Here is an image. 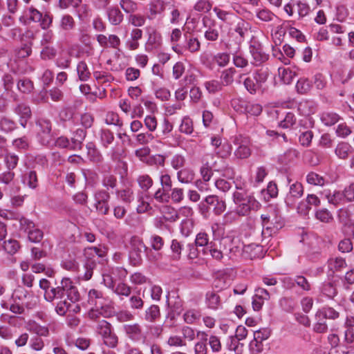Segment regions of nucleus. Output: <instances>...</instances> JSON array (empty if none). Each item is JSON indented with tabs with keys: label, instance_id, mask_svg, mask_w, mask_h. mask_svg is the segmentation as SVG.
<instances>
[{
	"label": "nucleus",
	"instance_id": "c03bdc74",
	"mask_svg": "<svg viewBox=\"0 0 354 354\" xmlns=\"http://www.w3.org/2000/svg\"><path fill=\"white\" fill-rule=\"evenodd\" d=\"M279 74L281 81L285 84H290L296 75L295 72L292 71L290 68H279Z\"/></svg>",
	"mask_w": 354,
	"mask_h": 354
},
{
	"label": "nucleus",
	"instance_id": "8fccbe9b",
	"mask_svg": "<svg viewBox=\"0 0 354 354\" xmlns=\"http://www.w3.org/2000/svg\"><path fill=\"white\" fill-rule=\"evenodd\" d=\"M140 187L144 191L147 192L153 185L152 178L147 174L139 176L137 179Z\"/></svg>",
	"mask_w": 354,
	"mask_h": 354
},
{
	"label": "nucleus",
	"instance_id": "c9c22d12",
	"mask_svg": "<svg viewBox=\"0 0 354 354\" xmlns=\"http://www.w3.org/2000/svg\"><path fill=\"white\" fill-rule=\"evenodd\" d=\"M177 177L182 183H190L194 179V172L188 168H185L178 171Z\"/></svg>",
	"mask_w": 354,
	"mask_h": 354
},
{
	"label": "nucleus",
	"instance_id": "f257e3e1",
	"mask_svg": "<svg viewBox=\"0 0 354 354\" xmlns=\"http://www.w3.org/2000/svg\"><path fill=\"white\" fill-rule=\"evenodd\" d=\"M245 183L235 184L236 191L233 193V202L236 205V213L239 216H247L250 212L257 211L261 207L260 203L254 196L249 194Z\"/></svg>",
	"mask_w": 354,
	"mask_h": 354
},
{
	"label": "nucleus",
	"instance_id": "f03ea898",
	"mask_svg": "<svg viewBox=\"0 0 354 354\" xmlns=\"http://www.w3.org/2000/svg\"><path fill=\"white\" fill-rule=\"evenodd\" d=\"M48 302L55 299H63L66 297V300L72 303H76L80 300V294L74 282L68 277H64L59 286L50 288L48 294Z\"/></svg>",
	"mask_w": 354,
	"mask_h": 354
},
{
	"label": "nucleus",
	"instance_id": "603ef678",
	"mask_svg": "<svg viewBox=\"0 0 354 354\" xmlns=\"http://www.w3.org/2000/svg\"><path fill=\"white\" fill-rule=\"evenodd\" d=\"M102 183L108 192L110 189H113L116 187L118 183L117 178L112 174H106L103 176Z\"/></svg>",
	"mask_w": 354,
	"mask_h": 354
},
{
	"label": "nucleus",
	"instance_id": "3c124183",
	"mask_svg": "<svg viewBox=\"0 0 354 354\" xmlns=\"http://www.w3.org/2000/svg\"><path fill=\"white\" fill-rule=\"evenodd\" d=\"M106 250L105 248H100L97 247H91L85 249L84 255H93L97 259L98 258L103 259L106 256Z\"/></svg>",
	"mask_w": 354,
	"mask_h": 354
},
{
	"label": "nucleus",
	"instance_id": "4468645a",
	"mask_svg": "<svg viewBox=\"0 0 354 354\" xmlns=\"http://www.w3.org/2000/svg\"><path fill=\"white\" fill-rule=\"evenodd\" d=\"M205 201L210 207L211 211L212 210L216 215L221 214L226 209L225 201L221 200L217 196H207L205 198Z\"/></svg>",
	"mask_w": 354,
	"mask_h": 354
},
{
	"label": "nucleus",
	"instance_id": "2f4dec72",
	"mask_svg": "<svg viewBox=\"0 0 354 354\" xmlns=\"http://www.w3.org/2000/svg\"><path fill=\"white\" fill-rule=\"evenodd\" d=\"M161 36L156 32L149 34L148 40L146 44L147 50H152L153 48H158L161 45Z\"/></svg>",
	"mask_w": 354,
	"mask_h": 354
},
{
	"label": "nucleus",
	"instance_id": "0eeeda50",
	"mask_svg": "<svg viewBox=\"0 0 354 354\" xmlns=\"http://www.w3.org/2000/svg\"><path fill=\"white\" fill-rule=\"evenodd\" d=\"M341 277H334L326 274V279L320 286V292L329 299H333L337 295V286Z\"/></svg>",
	"mask_w": 354,
	"mask_h": 354
},
{
	"label": "nucleus",
	"instance_id": "20e7f679",
	"mask_svg": "<svg viewBox=\"0 0 354 354\" xmlns=\"http://www.w3.org/2000/svg\"><path fill=\"white\" fill-rule=\"evenodd\" d=\"M36 126L38 127L37 138L39 142L43 146L53 147V135L51 121L49 119L41 118L36 121Z\"/></svg>",
	"mask_w": 354,
	"mask_h": 354
},
{
	"label": "nucleus",
	"instance_id": "de8ad7c7",
	"mask_svg": "<svg viewBox=\"0 0 354 354\" xmlns=\"http://www.w3.org/2000/svg\"><path fill=\"white\" fill-rule=\"evenodd\" d=\"M170 248L172 252L173 259L179 260L181 257V252L183 249V245L177 239H173L171 243Z\"/></svg>",
	"mask_w": 354,
	"mask_h": 354
},
{
	"label": "nucleus",
	"instance_id": "dca6fc26",
	"mask_svg": "<svg viewBox=\"0 0 354 354\" xmlns=\"http://www.w3.org/2000/svg\"><path fill=\"white\" fill-rule=\"evenodd\" d=\"M15 176V172L10 170L0 174V183L13 187L10 191V196L17 194L20 189L19 187L15 185L14 182Z\"/></svg>",
	"mask_w": 354,
	"mask_h": 354
},
{
	"label": "nucleus",
	"instance_id": "aec40b11",
	"mask_svg": "<svg viewBox=\"0 0 354 354\" xmlns=\"http://www.w3.org/2000/svg\"><path fill=\"white\" fill-rule=\"evenodd\" d=\"M160 317V310L158 305L152 304L144 312L142 318L148 322H155Z\"/></svg>",
	"mask_w": 354,
	"mask_h": 354
},
{
	"label": "nucleus",
	"instance_id": "37998d69",
	"mask_svg": "<svg viewBox=\"0 0 354 354\" xmlns=\"http://www.w3.org/2000/svg\"><path fill=\"white\" fill-rule=\"evenodd\" d=\"M97 331L98 334L101 335L103 339L113 330L111 324L103 319L98 322L97 326Z\"/></svg>",
	"mask_w": 354,
	"mask_h": 354
},
{
	"label": "nucleus",
	"instance_id": "052dcab7",
	"mask_svg": "<svg viewBox=\"0 0 354 354\" xmlns=\"http://www.w3.org/2000/svg\"><path fill=\"white\" fill-rule=\"evenodd\" d=\"M167 303L172 312L178 315L183 310V301L178 297H176L174 301H170L169 299L167 298Z\"/></svg>",
	"mask_w": 354,
	"mask_h": 354
},
{
	"label": "nucleus",
	"instance_id": "2eb2a0df",
	"mask_svg": "<svg viewBox=\"0 0 354 354\" xmlns=\"http://www.w3.org/2000/svg\"><path fill=\"white\" fill-rule=\"evenodd\" d=\"M306 203L301 202L298 207V212L301 214H306L312 207H317L320 205L321 201L319 197L313 194H308Z\"/></svg>",
	"mask_w": 354,
	"mask_h": 354
},
{
	"label": "nucleus",
	"instance_id": "393cba45",
	"mask_svg": "<svg viewBox=\"0 0 354 354\" xmlns=\"http://www.w3.org/2000/svg\"><path fill=\"white\" fill-rule=\"evenodd\" d=\"M85 257L86 261L84 267L86 272L84 275V279L85 280H89L93 276V272L97 266V261L95 256L91 257L90 255H87Z\"/></svg>",
	"mask_w": 354,
	"mask_h": 354
},
{
	"label": "nucleus",
	"instance_id": "c756f323",
	"mask_svg": "<svg viewBox=\"0 0 354 354\" xmlns=\"http://www.w3.org/2000/svg\"><path fill=\"white\" fill-rule=\"evenodd\" d=\"M312 82L306 77L299 78L296 84V90L299 94H307L312 88Z\"/></svg>",
	"mask_w": 354,
	"mask_h": 354
},
{
	"label": "nucleus",
	"instance_id": "864d4df0",
	"mask_svg": "<svg viewBox=\"0 0 354 354\" xmlns=\"http://www.w3.org/2000/svg\"><path fill=\"white\" fill-rule=\"evenodd\" d=\"M206 300L209 308L216 309L220 304V297L214 292H208L206 294Z\"/></svg>",
	"mask_w": 354,
	"mask_h": 354
},
{
	"label": "nucleus",
	"instance_id": "bf43d9fd",
	"mask_svg": "<svg viewBox=\"0 0 354 354\" xmlns=\"http://www.w3.org/2000/svg\"><path fill=\"white\" fill-rule=\"evenodd\" d=\"M315 218L323 223H329L333 220V215L327 209L323 208L316 211Z\"/></svg>",
	"mask_w": 354,
	"mask_h": 354
},
{
	"label": "nucleus",
	"instance_id": "4c0bfd02",
	"mask_svg": "<svg viewBox=\"0 0 354 354\" xmlns=\"http://www.w3.org/2000/svg\"><path fill=\"white\" fill-rule=\"evenodd\" d=\"M60 28L64 31H70L75 28V21L70 15H64L62 17L59 24Z\"/></svg>",
	"mask_w": 354,
	"mask_h": 354
},
{
	"label": "nucleus",
	"instance_id": "c85d7f7f",
	"mask_svg": "<svg viewBox=\"0 0 354 354\" xmlns=\"http://www.w3.org/2000/svg\"><path fill=\"white\" fill-rule=\"evenodd\" d=\"M214 243L212 241H209V235L204 232H199L195 239L196 247H205L207 250L209 248L214 246Z\"/></svg>",
	"mask_w": 354,
	"mask_h": 354
},
{
	"label": "nucleus",
	"instance_id": "a878e982",
	"mask_svg": "<svg viewBox=\"0 0 354 354\" xmlns=\"http://www.w3.org/2000/svg\"><path fill=\"white\" fill-rule=\"evenodd\" d=\"M352 150V147L348 142H341L337 144L335 153L339 158L346 160L348 158Z\"/></svg>",
	"mask_w": 354,
	"mask_h": 354
},
{
	"label": "nucleus",
	"instance_id": "338daca9",
	"mask_svg": "<svg viewBox=\"0 0 354 354\" xmlns=\"http://www.w3.org/2000/svg\"><path fill=\"white\" fill-rule=\"evenodd\" d=\"M295 282L302 290L308 292L311 290V285L308 279L302 275H297L295 278Z\"/></svg>",
	"mask_w": 354,
	"mask_h": 354
},
{
	"label": "nucleus",
	"instance_id": "6ab92c4d",
	"mask_svg": "<svg viewBox=\"0 0 354 354\" xmlns=\"http://www.w3.org/2000/svg\"><path fill=\"white\" fill-rule=\"evenodd\" d=\"M165 3L162 0H152L148 5L149 12L148 18L154 19L158 15H160L165 9Z\"/></svg>",
	"mask_w": 354,
	"mask_h": 354
},
{
	"label": "nucleus",
	"instance_id": "7c9ffc66",
	"mask_svg": "<svg viewBox=\"0 0 354 354\" xmlns=\"http://www.w3.org/2000/svg\"><path fill=\"white\" fill-rule=\"evenodd\" d=\"M107 15L112 25H118L123 20V15L118 8H109L107 10Z\"/></svg>",
	"mask_w": 354,
	"mask_h": 354
},
{
	"label": "nucleus",
	"instance_id": "6e6552de",
	"mask_svg": "<svg viewBox=\"0 0 354 354\" xmlns=\"http://www.w3.org/2000/svg\"><path fill=\"white\" fill-rule=\"evenodd\" d=\"M326 266L327 268V275L340 277L339 273L344 272L347 268L345 258L339 256H332L328 259Z\"/></svg>",
	"mask_w": 354,
	"mask_h": 354
},
{
	"label": "nucleus",
	"instance_id": "cd10ccee",
	"mask_svg": "<svg viewBox=\"0 0 354 354\" xmlns=\"http://www.w3.org/2000/svg\"><path fill=\"white\" fill-rule=\"evenodd\" d=\"M17 128L15 121L6 117L2 116L0 118V130L6 133H11Z\"/></svg>",
	"mask_w": 354,
	"mask_h": 354
},
{
	"label": "nucleus",
	"instance_id": "58836bf2",
	"mask_svg": "<svg viewBox=\"0 0 354 354\" xmlns=\"http://www.w3.org/2000/svg\"><path fill=\"white\" fill-rule=\"evenodd\" d=\"M124 330L132 339L138 338L142 332L141 328L138 324L124 325Z\"/></svg>",
	"mask_w": 354,
	"mask_h": 354
},
{
	"label": "nucleus",
	"instance_id": "09e8293b",
	"mask_svg": "<svg viewBox=\"0 0 354 354\" xmlns=\"http://www.w3.org/2000/svg\"><path fill=\"white\" fill-rule=\"evenodd\" d=\"M205 87L209 93L214 94L222 91L223 84L218 80H212L205 83Z\"/></svg>",
	"mask_w": 354,
	"mask_h": 354
},
{
	"label": "nucleus",
	"instance_id": "473e14b6",
	"mask_svg": "<svg viewBox=\"0 0 354 354\" xmlns=\"http://www.w3.org/2000/svg\"><path fill=\"white\" fill-rule=\"evenodd\" d=\"M243 85L245 89L252 95L256 94L257 92L261 88L253 75L247 77L244 80Z\"/></svg>",
	"mask_w": 354,
	"mask_h": 354
},
{
	"label": "nucleus",
	"instance_id": "412c9836",
	"mask_svg": "<svg viewBox=\"0 0 354 354\" xmlns=\"http://www.w3.org/2000/svg\"><path fill=\"white\" fill-rule=\"evenodd\" d=\"M98 136L100 144L104 148H108L115 140L113 132L109 129L102 128L99 131Z\"/></svg>",
	"mask_w": 354,
	"mask_h": 354
},
{
	"label": "nucleus",
	"instance_id": "f704fd0d",
	"mask_svg": "<svg viewBox=\"0 0 354 354\" xmlns=\"http://www.w3.org/2000/svg\"><path fill=\"white\" fill-rule=\"evenodd\" d=\"M270 74V70L268 68H261L252 73L261 88L268 80Z\"/></svg>",
	"mask_w": 354,
	"mask_h": 354
},
{
	"label": "nucleus",
	"instance_id": "680f3d73",
	"mask_svg": "<svg viewBox=\"0 0 354 354\" xmlns=\"http://www.w3.org/2000/svg\"><path fill=\"white\" fill-rule=\"evenodd\" d=\"M4 162L6 167L8 168V170L12 171L17 166L19 157L14 153H9L6 155L4 158Z\"/></svg>",
	"mask_w": 354,
	"mask_h": 354
},
{
	"label": "nucleus",
	"instance_id": "5701e85b",
	"mask_svg": "<svg viewBox=\"0 0 354 354\" xmlns=\"http://www.w3.org/2000/svg\"><path fill=\"white\" fill-rule=\"evenodd\" d=\"M320 120L325 126L330 127L338 122L341 117L335 112L326 111L320 114Z\"/></svg>",
	"mask_w": 354,
	"mask_h": 354
},
{
	"label": "nucleus",
	"instance_id": "7ed1b4c3",
	"mask_svg": "<svg viewBox=\"0 0 354 354\" xmlns=\"http://www.w3.org/2000/svg\"><path fill=\"white\" fill-rule=\"evenodd\" d=\"M35 164L32 167H28L21 176V181L24 185L32 189H36L39 185L37 165L44 167L48 162L46 158L40 155L35 157Z\"/></svg>",
	"mask_w": 354,
	"mask_h": 354
},
{
	"label": "nucleus",
	"instance_id": "49530a36",
	"mask_svg": "<svg viewBox=\"0 0 354 354\" xmlns=\"http://www.w3.org/2000/svg\"><path fill=\"white\" fill-rule=\"evenodd\" d=\"M308 183L313 185L323 186L326 183L325 178L315 172H310L306 176Z\"/></svg>",
	"mask_w": 354,
	"mask_h": 354
},
{
	"label": "nucleus",
	"instance_id": "a19ab883",
	"mask_svg": "<svg viewBox=\"0 0 354 354\" xmlns=\"http://www.w3.org/2000/svg\"><path fill=\"white\" fill-rule=\"evenodd\" d=\"M299 153L295 149H288L283 155L280 156L279 161L281 164L288 165L294 161L299 156Z\"/></svg>",
	"mask_w": 354,
	"mask_h": 354
},
{
	"label": "nucleus",
	"instance_id": "4d7b16f0",
	"mask_svg": "<svg viewBox=\"0 0 354 354\" xmlns=\"http://www.w3.org/2000/svg\"><path fill=\"white\" fill-rule=\"evenodd\" d=\"M153 198L159 203L169 202L170 198L169 192L161 187L156 191Z\"/></svg>",
	"mask_w": 354,
	"mask_h": 354
},
{
	"label": "nucleus",
	"instance_id": "e433bc0d",
	"mask_svg": "<svg viewBox=\"0 0 354 354\" xmlns=\"http://www.w3.org/2000/svg\"><path fill=\"white\" fill-rule=\"evenodd\" d=\"M17 89L22 93L28 94L34 88L33 82L28 78H22L17 83Z\"/></svg>",
	"mask_w": 354,
	"mask_h": 354
},
{
	"label": "nucleus",
	"instance_id": "9b49d317",
	"mask_svg": "<svg viewBox=\"0 0 354 354\" xmlns=\"http://www.w3.org/2000/svg\"><path fill=\"white\" fill-rule=\"evenodd\" d=\"M250 53L253 58L252 63L255 66L261 65L269 58V55L264 52L263 46L259 42H254L250 44Z\"/></svg>",
	"mask_w": 354,
	"mask_h": 354
},
{
	"label": "nucleus",
	"instance_id": "0e129e2a",
	"mask_svg": "<svg viewBox=\"0 0 354 354\" xmlns=\"http://www.w3.org/2000/svg\"><path fill=\"white\" fill-rule=\"evenodd\" d=\"M105 123L109 125H115L118 127L122 126V122L120 120L118 113L114 112L107 113L105 118Z\"/></svg>",
	"mask_w": 354,
	"mask_h": 354
},
{
	"label": "nucleus",
	"instance_id": "5fc2aeb1",
	"mask_svg": "<svg viewBox=\"0 0 354 354\" xmlns=\"http://www.w3.org/2000/svg\"><path fill=\"white\" fill-rule=\"evenodd\" d=\"M230 59V55L227 53H219L213 57V61L220 67L226 66Z\"/></svg>",
	"mask_w": 354,
	"mask_h": 354
},
{
	"label": "nucleus",
	"instance_id": "ea45409f",
	"mask_svg": "<svg viewBox=\"0 0 354 354\" xmlns=\"http://www.w3.org/2000/svg\"><path fill=\"white\" fill-rule=\"evenodd\" d=\"M236 70L233 67L227 68L221 72V80L223 86L231 85L234 82V75L236 73Z\"/></svg>",
	"mask_w": 354,
	"mask_h": 354
},
{
	"label": "nucleus",
	"instance_id": "6e6d98bb",
	"mask_svg": "<svg viewBox=\"0 0 354 354\" xmlns=\"http://www.w3.org/2000/svg\"><path fill=\"white\" fill-rule=\"evenodd\" d=\"M261 218L263 226L262 236L269 237L271 236L272 231L271 224L270 223V216L268 214H262Z\"/></svg>",
	"mask_w": 354,
	"mask_h": 354
},
{
	"label": "nucleus",
	"instance_id": "f8f14e48",
	"mask_svg": "<svg viewBox=\"0 0 354 354\" xmlns=\"http://www.w3.org/2000/svg\"><path fill=\"white\" fill-rule=\"evenodd\" d=\"M14 113L19 117L20 125L25 128L28 121L32 117V111L29 105L24 102H20L15 105L13 109Z\"/></svg>",
	"mask_w": 354,
	"mask_h": 354
},
{
	"label": "nucleus",
	"instance_id": "72a5a7b5",
	"mask_svg": "<svg viewBox=\"0 0 354 354\" xmlns=\"http://www.w3.org/2000/svg\"><path fill=\"white\" fill-rule=\"evenodd\" d=\"M77 73L80 81L86 82L91 77V72L84 61H81L77 64Z\"/></svg>",
	"mask_w": 354,
	"mask_h": 354
},
{
	"label": "nucleus",
	"instance_id": "e2e57ef3",
	"mask_svg": "<svg viewBox=\"0 0 354 354\" xmlns=\"http://www.w3.org/2000/svg\"><path fill=\"white\" fill-rule=\"evenodd\" d=\"M27 233L28 240L32 243L40 242L44 236L43 232L38 228H35V227Z\"/></svg>",
	"mask_w": 354,
	"mask_h": 354
},
{
	"label": "nucleus",
	"instance_id": "ddd939ff",
	"mask_svg": "<svg viewBox=\"0 0 354 354\" xmlns=\"http://www.w3.org/2000/svg\"><path fill=\"white\" fill-rule=\"evenodd\" d=\"M304 194V187L301 183L295 182L290 186L289 192L287 194L285 202L289 207L293 206L296 200Z\"/></svg>",
	"mask_w": 354,
	"mask_h": 354
},
{
	"label": "nucleus",
	"instance_id": "423d86ee",
	"mask_svg": "<svg viewBox=\"0 0 354 354\" xmlns=\"http://www.w3.org/2000/svg\"><path fill=\"white\" fill-rule=\"evenodd\" d=\"M93 197L96 212L100 215H107L109 212L110 194L105 189H98L94 193Z\"/></svg>",
	"mask_w": 354,
	"mask_h": 354
},
{
	"label": "nucleus",
	"instance_id": "4be33fe9",
	"mask_svg": "<svg viewBox=\"0 0 354 354\" xmlns=\"http://www.w3.org/2000/svg\"><path fill=\"white\" fill-rule=\"evenodd\" d=\"M184 37L185 39L184 48L186 50L192 53L199 51L201 43L196 37H194V35L189 32L184 34Z\"/></svg>",
	"mask_w": 354,
	"mask_h": 354
},
{
	"label": "nucleus",
	"instance_id": "a18cd8bd",
	"mask_svg": "<svg viewBox=\"0 0 354 354\" xmlns=\"http://www.w3.org/2000/svg\"><path fill=\"white\" fill-rule=\"evenodd\" d=\"M119 296L129 297L131 292V288L123 282L118 283L112 290Z\"/></svg>",
	"mask_w": 354,
	"mask_h": 354
},
{
	"label": "nucleus",
	"instance_id": "9d476101",
	"mask_svg": "<svg viewBox=\"0 0 354 354\" xmlns=\"http://www.w3.org/2000/svg\"><path fill=\"white\" fill-rule=\"evenodd\" d=\"M346 328L344 334V340L350 346L348 348L350 350L342 351L343 354H348L350 352H354V316L347 315L344 322Z\"/></svg>",
	"mask_w": 354,
	"mask_h": 354
},
{
	"label": "nucleus",
	"instance_id": "774afa93",
	"mask_svg": "<svg viewBox=\"0 0 354 354\" xmlns=\"http://www.w3.org/2000/svg\"><path fill=\"white\" fill-rule=\"evenodd\" d=\"M279 304L282 308L286 312H292L296 307V302L290 297L282 298L280 300Z\"/></svg>",
	"mask_w": 354,
	"mask_h": 354
},
{
	"label": "nucleus",
	"instance_id": "39448f33",
	"mask_svg": "<svg viewBox=\"0 0 354 354\" xmlns=\"http://www.w3.org/2000/svg\"><path fill=\"white\" fill-rule=\"evenodd\" d=\"M131 248L129 252V259L131 265L133 266H140L142 263V253L147 252L149 248L145 245L142 240L138 236H133L131 239Z\"/></svg>",
	"mask_w": 354,
	"mask_h": 354
},
{
	"label": "nucleus",
	"instance_id": "b1692460",
	"mask_svg": "<svg viewBox=\"0 0 354 354\" xmlns=\"http://www.w3.org/2000/svg\"><path fill=\"white\" fill-rule=\"evenodd\" d=\"M339 317V312L330 306H324L318 310L316 313L315 317H322V319H336Z\"/></svg>",
	"mask_w": 354,
	"mask_h": 354
},
{
	"label": "nucleus",
	"instance_id": "79ce46f5",
	"mask_svg": "<svg viewBox=\"0 0 354 354\" xmlns=\"http://www.w3.org/2000/svg\"><path fill=\"white\" fill-rule=\"evenodd\" d=\"M3 248L8 254L13 255L19 250L20 244L17 240L10 239L3 242Z\"/></svg>",
	"mask_w": 354,
	"mask_h": 354
},
{
	"label": "nucleus",
	"instance_id": "1a4fd4ad",
	"mask_svg": "<svg viewBox=\"0 0 354 354\" xmlns=\"http://www.w3.org/2000/svg\"><path fill=\"white\" fill-rule=\"evenodd\" d=\"M88 302L91 306H93L96 310L91 309L89 312V316L91 318L97 317V312L99 309L102 310L105 304V298L103 292L96 289H91L88 294Z\"/></svg>",
	"mask_w": 354,
	"mask_h": 354
},
{
	"label": "nucleus",
	"instance_id": "69168bd1",
	"mask_svg": "<svg viewBox=\"0 0 354 354\" xmlns=\"http://www.w3.org/2000/svg\"><path fill=\"white\" fill-rule=\"evenodd\" d=\"M179 130L181 133L191 134L194 130L192 120L188 117L184 118L180 125Z\"/></svg>",
	"mask_w": 354,
	"mask_h": 354
},
{
	"label": "nucleus",
	"instance_id": "f3484780",
	"mask_svg": "<svg viewBox=\"0 0 354 354\" xmlns=\"http://www.w3.org/2000/svg\"><path fill=\"white\" fill-rule=\"evenodd\" d=\"M86 149L87 151V158L91 162L95 164H100L103 162V156L94 142H88L86 145Z\"/></svg>",
	"mask_w": 354,
	"mask_h": 354
},
{
	"label": "nucleus",
	"instance_id": "13d9d810",
	"mask_svg": "<svg viewBox=\"0 0 354 354\" xmlns=\"http://www.w3.org/2000/svg\"><path fill=\"white\" fill-rule=\"evenodd\" d=\"M297 118L295 114L292 112L286 113L285 118L279 123V126L283 129L292 127L295 124Z\"/></svg>",
	"mask_w": 354,
	"mask_h": 354
},
{
	"label": "nucleus",
	"instance_id": "a211bd4d",
	"mask_svg": "<svg viewBox=\"0 0 354 354\" xmlns=\"http://www.w3.org/2000/svg\"><path fill=\"white\" fill-rule=\"evenodd\" d=\"M249 23L242 19H239L234 28V31L238 35V36L236 37V40H238L239 43L243 41L246 35L249 33Z\"/></svg>",
	"mask_w": 354,
	"mask_h": 354
},
{
	"label": "nucleus",
	"instance_id": "bb28decb",
	"mask_svg": "<svg viewBox=\"0 0 354 354\" xmlns=\"http://www.w3.org/2000/svg\"><path fill=\"white\" fill-rule=\"evenodd\" d=\"M257 17L263 22H272L275 24L277 21H279V18L275 15L270 10L263 8L257 12Z\"/></svg>",
	"mask_w": 354,
	"mask_h": 354
}]
</instances>
